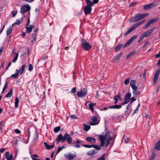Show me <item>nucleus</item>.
<instances>
[{
    "label": "nucleus",
    "instance_id": "1",
    "mask_svg": "<svg viewBox=\"0 0 160 160\" xmlns=\"http://www.w3.org/2000/svg\"><path fill=\"white\" fill-rule=\"evenodd\" d=\"M110 132H106L104 136L103 135H98L100 139L101 145L102 147H103L104 145L105 147L108 146L110 143V140L113 138L109 134Z\"/></svg>",
    "mask_w": 160,
    "mask_h": 160
},
{
    "label": "nucleus",
    "instance_id": "2",
    "mask_svg": "<svg viewBox=\"0 0 160 160\" xmlns=\"http://www.w3.org/2000/svg\"><path fill=\"white\" fill-rule=\"evenodd\" d=\"M149 13H144L142 14H138L136 16L131 18L129 22H131L138 21L149 15Z\"/></svg>",
    "mask_w": 160,
    "mask_h": 160
},
{
    "label": "nucleus",
    "instance_id": "3",
    "mask_svg": "<svg viewBox=\"0 0 160 160\" xmlns=\"http://www.w3.org/2000/svg\"><path fill=\"white\" fill-rule=\"evenodd\" d=\"M146 20L145 19L143 20L134 24L132 26V27H131L125 33H124V36H127L130 32H132L136 28L140 26Z\"/></svg>",
    "mask_w": 160,
    "mask_h": 160
},
{
    "label": "nucleus",
    "instance_id": "4",
    "mask_svg": "<svg viewBox=\"0 0 160 160\" xmlns=\"http://www.w3.org/2000/svg\"><path fill=\"white\" fill-rule=\"evenodd\" d=\"M82 48L86 50H89L91 48V46L86 41L85 39H82Z\"/></svg>",
    "mask_w": 160,
    "mask_h": 160
},
{
    "label": "nucleus",
    "instance_id": "5",
    "mask_svg": "<svg viewBox=\"0 0 160 160\" xmlns=\"http://www.w3.org/2000/svg\"><path fill=\"white\" fill-rule=\"evenodd\" d=\"M62 142H64L67 140L68 144H71L72 142V138L70 135L67 133H65L63 136H62Z\"/></svg>",
    "mask_w": 160,
    "mask_h": 160
},
{
    "label": "nucleus",
    "instance_id": "6",
    "mask_svg": "<svg viewBox=\"0 0 160 160\" xmlns=\"http://www.w3.org/2000/svg\"><path fill=\"white\" fill-rule=\"evenodd\" d=\"M158 20V18H153L151 19L148 22L147 24L143 26V29H146L151 24H152Z\"/></svg>",
    "mask_w": 160,
    "mask_h": 160
},
{
    "label": "nucleus",
    "instance_id": "7",
    "mask_svg": "<svg viewBox=\"0 0 160 160\" xmlns=\"http://www.w3.org/2000/svg\"><path fill=\"white\" fill-rule=\"evenodd\" d=\"M87 94V91L84 88L82 89L81 91L77 93V95L78 97H83L86 96Z\"/></svg>",
    "mask_w": 160,
    "mask_h": 160
},
{
    "label": "nucleus",
    "instance_id": "8",
    "mask_svg": "<svg viewBox=\"0 0 160 160\" xmlns=\"http://www.w3.org/2000/svg\"><path fill=\"white\" fill-rule=\"evenodd\" d=\"M131 96V93L130 92L127 93L125 96L124 98V101L122 102V105H124L128 103L129 102V98Z\"/></svg>",
    "mask_w": 160,
    "mask_h": 160
},
{
    "label": "nucleus",
    "instance_id": "9",
    "mask_svg": "<svg viewBox=\"0 0 160 160\" xmlns=\"http://www.w3.org/2000/svg\"><path fill=\"white\" fill-rule=\"evenodd\" d=\"M30 7L28 4L25 5L22 7L21 9V12L24 13L29 10Z\"/></svg>",
    "mask_w": 160,
    "mask_h": 160
},
{
    "label": "nucleus",
    "instance_id": "10",
    "mask_svg": "<svg viewBox=\"0 0 160 160\" xmlns=\"http://www.w3.org/2000/svg\"><path fill=\"white\" fill-rule=\"evenodd\" d=\"M160 73V67L156 71L153 78V83L155 84L157 82Z\"/></svg>",
    "mask_w": 160,
    "mask_h": 160
},
{
    "label": "nucleus",
    "instance_id": "11",
    "mask_svg": "<svg viewBox=\"0 0 160 160\" xmlns=\"http://www.w3.org/2000/svg\"><path fill=\"white\" fill-rule=\"evenodd\" d=\"M137 38L136 36H134L132 37L123 46V48H125L127 46H129L134 39Z\"/></svg>",
    "mask_w": 160,
    "mask_h": 160
},
{
    "label": "nucleus",
    "instance_id": "12",
    "mask_svg": "<svg viewBox=\"0 0 160 160\" xmlns=\"http://www.w3.org/2000/svg\"><path fill=\"white\" fill-rule=\"evenodd\" d=\"M65 158L69 160H72L75 158L76 157L75 153L72 154L71 153H68L67 155H65Z\"/></svg>",
    "mask_w": 160,
    "mask_h": 160
},
{
    "label": "nucleus",
    "instance_id": "13",
    "mask_svg": "<svg viewBox=\"0 0 160 160\" xmlns=\"http://www.w3.org/2000/svg\"><path fill=\"white\" fill-rule=\"evenodd\" d=\"M92 8L90 7L86 6L84 8V11L86 15L89 14L91 11Z\"/></svg>",
    "mask_w": 160,
    "mask_h": 160
},
{
    "label": "nucleus",
    "instance_id": "14",
    "mask_svg": "<svg viewBox=\"0 0 160 160\" xmlns=\"http://www.w3.org/2000/svg\"><path fill=\"white\" fill-rule=\"evenodd\" d=\"M86 140L90 142H91L92 144H94L95 143L96 139L94 138H93L91 137H87L86 138Z\"/></svg>",
    "mask_w": 160,
    "mask_h": 160
},
{
    "label": "nucleus",
    "instance_id": "15",
    "mask_svg": "<svg viewBox=\"0 0 160 160\" xmlns=\"http://www.w3.org/2000/svg\"><path fill=\"white\" fill-rule=\"evenodd\" d=\"M155 28H154L147 31L143 33L146 37H148L150 35L152 32L154 30Z\"/></svg>",
    "mask_w": 160,
    "mask_h": 160
},
{
    "label": "nucleus",
    "instance_id": "16",
    "mask_svg": "<svg viewBox=\"0 0 160 160\" xmlns=\"http://www.w3.org/2000/svg\"><path fill=\"white\" fill-rule=\"evenodd\" d=\"M5 156L6 159L7 160H12L13 157L12 155V154L10 155L9 152H6Z\"/></svg>",
    "mask_w": 160,
    "mask_h": 160
},
{
    "label": "nucleus",
    "instance_id": "17",
    "mask_svg": "<svg viewBox=\"0 0 160 160\" xmlns=\"http://www.w3.org/2000/svg\"><path fill=\"white\" fill-rule=\"evenodd\" d=\"M34 27V26L32 25H31L29 27H26V32H30L32 31V29Z\"/></svg>",
    "mask_w": 160,
    "mask_h": 160
},
{
    "label": "nucleus",
    "instance_id": "18",
    "mask_svg": "<svg viewBox=\"0 0 160 160\" xmlns=\"http://www.w3.org/2000/svg\"><path fill=\"white\" fill-rule=\"evenodd\" d=\"M154 6V3H152L150 4L145 5L143 7L144 9L147 10L148 9L151 8L152 7Z\"/></svg>",
    "mask_w": 160,
    "mask_h": 160
},
{
    "label": "nucleus",
    "instance_id": "19",
    "mask_svg": "<svg viewBox=\"0 0 160 160\" xmlns=\"http://www.w3.org/2000/svg\"><path fill=\"white\" fill-rule=\"evenodd\" d=\"M97 151L95 149L91 150V151L88 152H87V154L88 155L92 156L93 154H95L97 153Z\"/></svg>",
    "mask_w": 160,
    "mask_h": 160
},
{
    "label": "nucleus",
    "instance_id": "20",
    "mask_svg": "<svg viewBox=\"0 0 160 160\" xmlns=\"http://www.w3.org/2000/svg\"><path fill=\"white\" fill-rule=\"evenodd\" d=\"M25 65H23V66H22V67L20 69V70H16V71L17 72H18V74H19V73H20V74H21L23 73V72L24 71V69H25Z\"/></svg>",
    "mask_w": 160,
    "mask_h": 160
},
{
    "label": "nucleus",
    "instance_id": "21",
    "mask_svg": "<svg viewBox=\"0 0 160 160\" xmlns=\"http://www.w3.org/2000/svg\"><path fill=\"white\" fill-rule=\"evenodd\" d=\"M123 53L121 52L119 53V54L117 55L115 57L113 58V61H116L118 60L121 57H122V55H123Z\"/></svg>",
    "mask_w": 160,
    "mask_h": 160
},
{
    "label": "nucleus",
    "instance_id": "22",
    "mask_svg": "<svg viewBox=\"0 0 160 160\" xmlns=\"http://www.w3.org/2000/svg\"><path fill=\"white\" fill-rule=\"evenodd\" d=\"M62 135L60 134L58 135L57 138L56 139L57 143V144H58L59 142L61 141L62 142Z\"/></svg>",
    "mask_w": 160,
    "mask_h": 160
},
{
    "label": "nucleus",
    "instance_id": "23",
    "mask_svg": "<svg viewBox=\"0 0 160 160\" xmlns=\"http://www.w3.org/2000/svg\"><path fill=\"white\" fill-rule=\"evenodd\" d=\"M13 53H14L15 55L13 56V59L12 60V62H15L18 59V53L14 52V51L13 52Z\"/></svg>",
    "mask_w": 160,
    "mask_h": 160
},
{
    "label": "nucleus",
    "instance_id": "24",
    "mask_svg": "<svg viewBox=\"0 0 160 160\" xmlns=\"http://www.w3.org/2000/svg\"><path fill=\"white\" fill-rule=\"evenodd\" d=\"M122 105L115 104L114 105L110 106L108 108H109L120 109L122 107Z\"/></svg>",
    "mask_w": 160,
    "mask_h": 160
},
{
    "label": "nucleus",
    "instance_id": "25",
    "mask_svg": "<svg viewBox=\"0 0 160 160\" xmlns=\"http://www.w3.org/2000/svg\"><path fill=\"white\" fill-rule=\"evenodd\" d=\"M92 147L96 149L97 150H100L101 149V146L98 145H97L95 144H92Z\"/></svg>",
    "mask_w": 160,
    "mask_h": 160
},
{
    "label": "nucleus",
    "instance_id": "26",
    "mask_svg": "<svg viewBox=\"0 0 160 160\" xmlns=\"http://www.w3.org/2000/svg\"><path fill=\"white\" fill-rule=\"evenodd\" d=\"M156 149L158 150H160V140L156 144Z\"/></svg>",
    "mask_w": 160,
    "mask_h": 160
},
{
    "label": "nucleus",
    "instance_id": "27",
    "mask_svg": "<svg viewBox=\"0 0 160 160\" xmlns=\"http://www.w3.org/2000/svg\"><path fill=\"white\" fill-rule=\"evenodd\" d=\"M136 52V51L133 50L130 53H129L128 54V55L127 57H126V59H128V58H129L130 57H131L133 55H134Z\"/></svg>",
    "mask_w": 160,
    "mask_h": 160
},
{
    "label": "nucleus",
    "instance_id": "28",
    "mask_svg": "<svg viewBox=\"0 0 160 160\" xmlns=\"http://www.w3.org/2000/svg\"><path fill=\"white\" fill-rule=\"evenodd\" d=\"M12 89H11L9 92L5 95V97L8 98L11 96L12 94Z\"/></svg>",
    "mask_w": 160,
    "mask_h": 160
},
{
    "label": "nucleus",
    "instance_id": "29",
    "mask_svg": "<svg viewBox=\"0 0 160 160\" xmlns=\"http://www.w3.org/2000/svg\"><path fill=\"white\" fill-rule=\"evenodd\" d=\"M122 46V44H119L115 48V51L117 52L118 51Z\"/></svg>",
    "mask_w": 160,
    "mask_h": 160
},
{
    "label": "nucleus",
    "instance_id": "30",
    "mask_svg": "<svg viewBox=\"0 0 160 160\" xmlns=\"http://www.w3.org/2000/svg\"><path fill=\"white\" fill-rule=\"evenodd\" d=\"M19 100L18 97L15 98V107L16 108H17L18 107V103L19 102Z\"/></svg>",
    "mask_w": 160,
    "mask_h": 160
},
{
    "label": "nucleus",
    "instance_id": "31",
    "mask_svg": "<svg viewBox=\"0 0 160 160\" xmlns=\"http://www.w3.org/2000/svg\"><path fill=\"white\" fill-rule=\"evenodd\" d=\"M83 125L84 126V129L86 131L88 130L90 128V127L89 125H86L85 124H83Z\"/></svg>",
    "mask_w": 160,
    "mask_h": 160
},
{
    "label": "nucleus",
    "instance_id": "32",
    "mask_svg": "<svg viewBox=\"0 0 160 160\" xmlns=\"http://www.w3.org/2000/svg\"><path fill=\"white\" fill-rule=\"evenodd\" d=\"M12 31V28L11 27H10L7 31V35H8L10 33H11Z\"/></svg>",
    "mask_w": 160,
    "mask_h": 160
},
{
    "label": "nucleus",
    "instance_id": "33",
    "mask_svg": "<svg viewBox=\"0 0 160 160\" xmlns=\"http://www.w3.org/2000/svg\"><path fill=\"white\" fill-rule=\"evenodd\" d=\"M61 128L60 126H58L54 128V132L56 133L58 132L60 129Z\"/></svg>",
    "mask_w": 160,
    "mask_h": 160
},
{
    "label": "nucleus",
    "instance_id": "34",
    "mask_svg": "<svg viewBox=\"0 0 160 160\" xmlns=\"http://www.w3.org/2000/svg\"><path fill=\"white\" fill-rule=\"evenodd\" d=\"M87 5L86 6L88 7H91V6L92 5V4H93L92 3V2L90 0L87 2Z\"/></svg>",
    "mask_w": 160,
    "mask_h": 160
},
{
    "label": "nucleus",
    "instance_id": "35",
    "mask_svg": "<svg viewBox=\"0 0 160 160\" xmlns=\"http://www.w3.org/2000/svg\"><path fill=\"white\" fill-rule=\"evenodd\" d=\"M132 94L134 95H138L140 94V92L139 91H134L132 92Z\"/></svg>",
    "mask_w": 160,
    "mask_h": 160
},
{
    "label": "nucleus",
    "instance_id": "36",
    "mask_svg": "<svg viewBox=\"0 0 160 160\" xmlns=\"http://www.w3.org/2000/svg\"><path fill=\"white\" fill-rule=\"evenodd\" d=\"M18 72H17L16 73H15V74H12L11 75V77H12L13 78H16L18 76Z\"/></svg>",
    "mask_w": 160,
    "mask_h": 160
},
{
    "label": "nucleus",
    "instance_id": "37",
    "mask_svg": "<svg viewBox=\"0 0 160 160\" xmlns=\"http://www.w3.org/2000/svg\"><path fill=\"white\" fill-rule=\"evenodd\" d=\"M44 145L47 149H50V145H48L47 142H44Z\"/></svg>",
    "mask_w": 160,
    "mask_h": 160
},
{
    "label": "nucleus",
    "instance_id": "38",
    "mask_svg": "<svg viewBox=\"0 0 160 160\" xmlns=\"http://www.w3.org/2000/svg\"><path fill=\"white\" fill-rule=\"evenodd\" d=\"M136 81L135 80H132L130 82V86H132L135 85Z\"/></svg>",
    "mask_w": 160,
    "mask_h": 160
},
{
    "label": "nucleus",
    "instance_id": "39",
    "mask_svg": "<svg viewBox=\"0 0 160 160\" xmlns=\"http://www.w3.org/2000/svg\"><path fill=\"white\" fill-rule=\"evenodd\" d=\"M91 120L93 122H96L97 121L98 118L97 117L95 116H93L92 118L91 119Z\"/></svg>",
    "mask_w": 160,
    "mask_h": 160
},
{
    "label": "nucleus",
    "instance_id": "40",
    "mask_svg": "<svg viewBox=\"0 0 160 160\" xmlns=\"http://www.w3.org/2000/svg\"><path fill=\"white\" fill-rule=\"evenodd\" d=\"M22 19H21L20 20L17 19L16 21L15 22V24H17V25H19L22 22Z\"/></svg>",
    "mask_w": 160,
    "mask_h": 160
},
{
    "label": "nucleus",
    "instance_id": "41",
    "mask_svg": "<svg viewBox=\"0 0 160 160\" xmlns=\"http://www.w3.org/2000/svg\"><path fill=\"white\" fill-rule=\"evenodd\" d=\"M33 69L32 65L31 64H29L28 65V70L31 71Z\"/></svg>",
    "mask_w": 160,
    "mask_h": 160
},
{
    "label": "nucleus",
    "instance_id": "42",
    "mask_svg": "<svg viewBox=\"0 0 160 160\" xmlns=\"http://www.w3.org/2000/svg\"><path fill=\"white\" fill-rule=\"evenodd\" d=\"M65 148L64 147H59L57 149V152L56 153V154H58L59 152H60L63 148Z\"/></svg>",
    "mask_w": 160,
    "mask_h": 160
},
{
    "label": "nucleus",
    "instance_id": "43",
    "mask_svg": "<svg viewBox=\"0 0 160 160\" xmlns=\"http://www.w3.org/2000/svg\"><path fill=\"white\" fill-rule=\"evenodd\" d=\"M131 87L132 89L133 90V91H136L138 89V88L137 86L135 85H133Z\"/></svg>",
    "mask_w": 160,
    "mask_h": 160
},
{
    "label": "nucleus",
    "instance_id": "44",
    "mask_svg": "<svg viewBox=\"0 0 160 160\" xmlns=\"http://www.w3.org/2000/svg\"><path fill=\"white\" fill-rule=\"evenodd\" d=\"M130 80V78L126 79L124 81V83L125 85H127L128 84Z\"/></svg>",
    "mask_w": 160,
    "mask_h": 160
},
{
    "label": "nucleus",
    "instance_id": "45",
    "mask_svg": "<svg viewBox=\"0 0 160 160\" xmlns=\"http://www.w3.org/2000/svg\"><path fill=\"white\" fill-rule=\"evenodd\" d=\"M89 108L91 110H92V112H93L94 109L93 108V106L92 105V104L91 103L89 104Z\"/></svg>",
    "mask_w": 160,
    "mask_h": 160
},
{
    "label": "nucleus",
    "instance_id": "46",
    "mask_svg": "<svg viewBox=\"0 0 160 160\" xmlns=\"http://www.w3.org/2000/svg\"><path fill=\"white\" fill-rule=\"evenodd\" d=\"M145 37H146V36H145L144 33H143L141 35L139 39H140V40H141L142 41Z\"/></svg>",
    "mask_w": 160,
    "mask_h": 160
},
{
    "label": "nucleus",
    "instance_id": "47",
    "mask_svg": "<svg viewBox=\"0 0 160 160\" xmlns=\"http://www.w3.org/2000/svg\"><path fill=\"white\" fill-rule=\"evenodd\" d=\"M70 117L71 118H72L74 119H77V117L75 115H72L70 116Z\"/></svg>",
    "mask_w": 160,
    "mask_h": 160
},
{
    "label": "nucleus",
    "instance_id": "48",
    "mask_svg": "<svg viewBox=\"0 0 160 160\" xmlns=\"http://www.w3.org/2000/svg\"><path fill=\"white\" fill-rule=\"evenodd\" d=\"M76 91V88L75 87L73 88L71 90V92L72 93H75Z\"/></svg>",
    "mask_w": 160,
    "mask_h": 160
},
{
    "label": "nucleus",
    "instance_id": "49",
    "mask_svg": "<svg viewBox=\"0 0 160 160\" xmlns=\"http://www.w3.org/2000/svg\"><path fill=\"white\" fill-rule=\"evenodd\" d=\"M82 146L85 147L87 148H91L92 147V145H82Z\"/></svg>",
    "mask_w": 160,
    "mask_h": 160
},
{
    "label": "nucleus",
    "instance_id": "50",
    "mask_svg": "<svg viewBox=\"0 0 160 160\" xmlns=\"http://www.w3.org/2000/svg\"><path fill=\"white\" fill-rule=\"evenodd\" d=\"M104 155H102L101 157L98 158L97 160H104L105 158H104Z\"/></svg>",
    "mask_w": 160,
    "mask_h": 160
},
{
    "label": "nucleus",
    "instance_id": "51",
    "mask_svg": "<svg viewBox=\"0 0 160 160\" xmlns=\"http://www.w3.org/2000/svg\"><path fill=\"white\" fill-rule=\"evenodd\" d=\"M114 99L115 100L114 103L117 104L118 103V98L117 97V96H115L114 97Z\"/></svg>",
    "mask_w": 160,
    "mask_h": 160
},
{
    "label": "nucleus",
    "instance_id": "52",
    "mask_svg": "<svg viewBox=\"0 0 160 160\" xmlns=\"http://www.w3.org/2000/svg\"><path fill=\"white\" fill-rule=\"evenodd\" d=\"M98 122H98L96 123V122H92L91 121L89 123V124L90 125H96L97 124H98Z\"/></svg>",
    "mask_w": 160,
    "mask_h": 160
},
{
    "label": "nucleus",
    "instance_id": "53",
    "mask_svg": "<svg viewBox=\"0 0 160 160\" xmlns=\"http://www.w3.org/2000/svg\"><path fill=\"white\" fill-rule=\"evenodd\" d=\"M32 37L33 39H36V33H34L33 34H32Z\"/></svg>",
    "mask_w": 160,
    "mask_h": 160
},
{
    "label": "nucleus",
    "instance_id": "54",
    "mask_svg": "<svg viewBox=\"0 0 160 160\" xmlns=\"http://www.w3.org/2000/svg\"><path fill=\"white\" fill-rule=\"evenodd\" d=\"M137 3V2H132V3H131L130 4H129V7H131L133 6V5H136Z\"/></svg>",
    "mask_w": 160,
    "mask_h": 160
},
{
    "label": "nucleus",
    "instance_id": "55",
    "mask_svg": "<svg viewBox=\"0 0 160 160\" xmlns=\"http://www.w3.org/2000/svg\"><path fill=\"white\" fill-rule=\"evenodd\" d=\"M130 104L132 103L133 101H135L136 99H135L134 98H130Z\"/></svg>",
    "mask_w": 160,
    "mask_h": 160
},
{
    "label": "nucleus",
    "instance_id": "56",
    "mask_svg": "<svg viewBox=\"0 0 160 160\" xmlns=\"http://www.w3.org/2000/svg\"><path fill=\"white\" fill-rule=\"evenodd\" d=\"M15 132L17 134H20L21 132L18 129H16L15 130Z\"/></svg>",
    "mask_w": 160,
    "mask_h": 160
},
{
    "label": "nucleus",
    "instance_id": "57",
    "mask_svg": "<svg viewBox=\"0 0 160 160\" xmlns=\"http://www.w3.org/2000/svg\"><path fill=\"white\" fill-rule=\"evenodd\" d=\"M3 121H1L0 122V130H1V129H2V127L3 126Z\"/></svg>",
    "mask_w": 160,
    "mask_h": 160
},
{
    "label": "nucleus",
    "instance_id": "58",
    "mask_svg": "<svg viewBox=\"0 0 160 160\" xmlns=\"http://www.w3.org/2000/svg\"><path fill=\"white\" fill-rule=\"evenodd\" d=\"M156 157V154L154 153H153L152 154L151 157V158H153L154 159V158H155Z\"/></svg>",
    "mask_w": 160,
    "mask_h": 160
},
{
    "label": "nucleus",
    "instance_id": "59",
    "mask_svg": "<svg viewBox=\"0 0 160 160\" xmlns=\"http://www.w3.org/2000/svg\"><path fill=\"white\" fill-rule=\"evenodd\" d=\"M8 82L7 81L6 82V83L4 85V88H6V89H7L8 88Z\"/></svg>",
    "mask_w": 160,
    "mask_h": 160
},
{
    "label": "nucleus",
    "instance_id": "60",
    "mask_svg": "<svg viewBox=\"0 0 160 160\" xmlns=\"http://www.w3.org/2000/svg\"><path fill=\"white\" fill-rule=\"evenodd\" d=\"M147 71V70L146 69L145 70V71H144V72L143 75V77L144 78H145V75H146V74Z\"/></svg>",
    "mask_w": 160,
    "mask_h": 160
},
{
    "label": "nucleus",
    "instance_id": "61",
    "mask_svg": "<svg viewBox=\"0 0 160 160\" xmlns=\"http://www.w3.org/2000/svg\"><path fill=\"white\" fill-rule=\"evenodd\" d=\"M155 57L158 58L160 57V50L159 52V53L156 54L155 56Z\"/></svg>",
    "mask_w": 160,
    "mask_h": 160
},
{
    "label": "nucleus",
    "instance_id": "62",
    "mask_svg": "<svg viewBox=\"0 0 160 160\" xmlns=\"http://www.w3.org/2000/svg\"><path fill=\"white\" fill-rule=\"evenodd\" d=\"M98 0H93V3L94 4H97L98 2Z\"/></svg>",
    "mask_w": 160,
    "mask_h": 160
},
{
    "label": "nucleus",
    "instance_id": "63",
    "mask_svg": "<svg viewBox=\"0 0 160 160\" xmlns=\"http://www.w3.org/2000/svg\"><path fill=\"white\" fill-rule=\"evenodd\" d=\"M12 17H15L17 14L16 12H14V11L12 12Z\"/></svg>",
    "mask_w": 160,
    "mask_h": 160
},
{
    "label": "nucleus",
    "instance_id": "64",
    "mask_svg": "<svg viewBox=\"0 0 160 160\" xmlns=\"http://www.w3.org/2000/svg\"><path fill=\"white\" fill-rule=\"evenodd\" d=\"M5 150V148H2L0 149V152L2 153Z\"/></svg>",
    "mask_w": 160,
    "mask_h": 160
}]
</instances>
